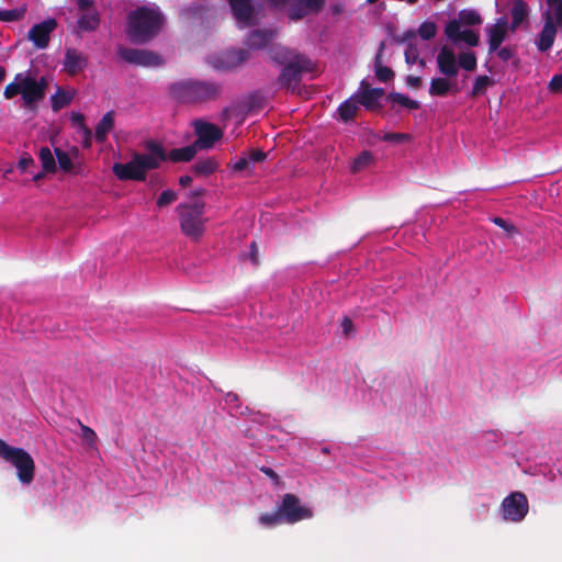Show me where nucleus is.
Masks as SVG:
<instances>
[{"instance_id": "obj_1", "label": "nucleus", "mask_w": 562, "mask_h": 562, "mask_svg": "<svg viewBox=\"0 0 562 562\" xmlns=\"http://www.w3.org/2000/svg\"><path fill=\"white\" fill-rule=\"evenodd\" d=\"M144 153L134 151L126 164L115 162L112 172L121 181H145L149 170L158 169L165 159V147L155 139L144 142Z\"/></svg>"}, {"instance_id": "obj_2", "label": "nucleus", "mask_w": 562, "mask_h": 562, "mask_svg": "<svg viewBox=\"0 0 562 562\" xmlns=\"http://www.w3.org/2000/svg\"><path fill=\"white\" fill-rule=\"evenodd\" d=\"M164 16L160 12L147 7H140L130 12L127 16V35L133 43L145 44L160 31Z\"/></svg>"}, {"instance_id": "obj_3", "label": "nucleus", "mask_w": 562, "mask_h": 562, "mask_svg": "<svg viewBox=\"0 0 562 562\" xmlns=\"http://www.w3.org/2000/svg\"><path fill=\"white\" fill-rule=\"evenodd\" d=\"M47 89V80L42 77L36 80L30 75L16 74L14 80L5 86L3 95L5 99H12L21 94L25 109L35 111L38 102L44 100Z\"/></svg>"}, {"instance_id": "obj_4", "label": "nucleus", "mask_w": 562, "mask_h": 562, "mask_svg": "<svg viewBox=\"0 0 562 562\" xmlns=\"http://www.w3.org/2000/svg\"><path fill=\"white\" fill-rule=\"evenodd\" d=\"M170 93L181 103H203L218 99L222 86L214 81L189 79L172 83Z\"/></svg>"}, {"instance_id": "obj_5", "label": "nucleus", "mask_w": 562, "mask_h": 562, "mask_svg": "<svg viewBox=\"0 0 562 562\" xmlns=\"http://www.w3.org/2000/svg\"><path fill=\"white\" fill-rule=\"evenodd\" d=\"M180 229L183 235L192 240H199L204 232L209 218L204 215L205 203L195 200L190 203H182L177 206Z\"/></svg>"}, {"instance_id": "obj_6", "label": "nucleus", "mask_w": 562, "mask_h": 562, "mask_svg": "<svg viewBox=\"0 0 562 562\" xmlns=\"http://www.w3.org/2000/svg\"><path fill=\"white\" fill-rule=\"evenodd\" d=\"M0 458L16 469V476L22 484H31L35 475V463L24 449L12 447L0 439Z\"/></svg>"}, {"instance_id": "obj_7", "label": "nucleus", "mask_w": 562, "mask_h": 562, "mask_svg": "<svg viewBox=\"0 0 562 562\" xmlns=\"http://www.w3.org/2000/svg\"><path fill=\"white\" fill-rule=\"evenodd\" d=\"M278 507L284 522L290 525L305 519H311L314 516L313 510L303 505L301 499L292 493L284 494L281 502L278 504Z\"/></svg>"}, {"instance_id": "obj_8", "label": "nucleus", "mask_w": 562, "mask_h": 562, "mask_svg": "<svg viewBox=\"0 0 562 562\" xmlns=\"http://www.w3.org/2000/svg\"><path fill=\"white\" fill-rule=\"evenodd\" d=\"M312 70L313 61L308 57L301 58L293 64L282 67L277 78V83L282 89L294 91L301 82L303 74Z\"/></svg>"}, {"instance_id": "obj_9", "label": "nucleus", "mask_w": 562, "mask_h": 562, "mask_svg": "<svg viewBox=\"0 0 562 562\" xmlns=\"http://www.w3.org/2000/svg\"><path fill=\"white\" fill-rule=\"evenodd\" d=\"M529 510L527 496L522 492H513L502 502V514L505 520L521 521Z\"/></svg>"}, {"instance_id": "obj_10", "label": "nucleus", "mask_w": 562, "mask_h": 562, "mask_svg": "<svg viewBox=\"0 0 562 562\" xmlns=\"http://www.w3.org/2000/svg\"><path fill=\"white\" fill-rule=\"evenodd\" d=\"M192 124L196 136L193 144L198 149L212 148L224 135L223 131L213 123L203 120H195Z\"/></svg>"}, {"instance_id": "obj_11", "label": "nucleus", "mask_w": 562, "mask_h": 562, "mask_svg": "<svg viewBox=\"0 0 562 562\" xmlns=\"http://www.w3.org/2000/svg\"><path fill=\"white\" fill-rule=\"evenodd\" d=\"M119 56L126 63L143 67H157L164 64L160 55L153 50L120 47Z\"/></svg>"}, {"instance_id": "obj_12", "label": "nucleus", "mask_w": 562, "mask_h": 562, "mask_svg": "<svg viewBox=\"0 0 562 562\" xmlns=\"http://www.w3.org/2000/svg\"><path fill=\"white\" fill-rule=\"evenodd\" d=\"M359 104L368 111H376L381 109L379 100L384 95L383 88H371L366 80L360 82L359 91L355 94Z\"/></svg>"}, {"instance_id": "obj_13", "label": "nucleus", "mask_w": 562, "mask_h": 562, "mask_svg": "<svg viewBox=\"0 0 562 562\" xmlns=\"http://www.w3.org/2000/svg\"><path fill=\"white\" fill-rule=\"evenodd\" d=\"M57 27L55 19H47L41 23L34 24L29 33L27 37L33 42L34 46L44 49L48 46L50 34Z\"/></svg>"}, {"instance_id": "obj_14", "label": "nucleus", "mask_w": 562, "mask_h": 562, "mask_svg": "<svg viewBox=\"0 0 562 562\" xmlns=\"http://www.w3.org/2000/svg\"><path fill=\"white\" fill-rule=\"evenodd\" d=\"M437 66L441 75L452 78L458 74V61L454 52L448 46H442L437 56Z\"/></svg>"}, {"instance_id": "obj_15", "label": "nucleus", "mask_w": 562, "mask_h": 562, "mask_svg": "<svg viewBox=\"0 0 562 562\" xmlns=\"http://www.w3.org/2000/svg\"><path fill=\"white\" fill-rule=\"evenodd\" d=\"M508 27L507 18L502 16L487 30L490 54L495 53L506 40Z\"/></svg>"}, {"instance_id": "obj_16", "label": "nucleus", "mask_w": 562, "mask_h": 562, "mask_svg": "<svg viewBox=\"0 0 562 562\" xmlns=\"http://www.w3.org/2000/svg\"><path fill=\"white\" fill-rule=\"evenodd\" d=\"M269 56L276 64L281 65L282 67L289 64H293L301 58L307 57L306 55L301 54L295 49H291L282 45H274L270 47Z\"/></svg>"}, {"instance_id": "obj_17", "label": "nucleus", "mask_w": 562, "mask_h": 562, "mask_svg": "<svg viewBox=\"0 0 562 562\" xmlns=\"http://www.w3.org/2000/svg\"><path fill=\"white\" fill-rule=\"evenodd\" d=\"M87 66V58L75 48H67L65 54V70L75 76Z\"/></svg>"}, {"instance_id": "obj_18", "label": "nucleus", "mask_w": 562, "mask_h": 562, "mask_svg": "<svg viewBox=\"0 0 562 562\" xmlns=\"http://www.w3.org/2000/svg\"><path fill=\"white\" fill-rule=\"evenodd\" d=\"M557 33L558 31L554 29L550 18H548V21L543 22L542 30L536 38L537 48L542 53L548 52L554 44Z\"/></svg>"}, {"instance_id": "obj_19", "label": "nucleus", "mask_w": 562, "mask_h": 562, "mask_svg": "<svg viewBox=\"0 0 562 562\" xmlns=\"http://www.w3.org/2000/svg\"><path fill=\"white\" fill-rule=\"evenodd\" d=\"M249 58V52L244 48L228 49L223 53L218 68L233 69L240 66Z\"/></svg>"}, {"instance_id": "obj_20", "label": "nucleus", "mask_w": 562, "mask_h": 562, "mask_svg": "<svg viewBox=\"0 0 562 562\" xmlns=\"http://www.w3.org/2000/svg\"><path fill=\"white\" fill-rule=\"evenodd\" d=\"M235 19L244 24H249L254 16V8L249 0H228Z\"/></svg>"}, {"instance_id": "obj_21", "label": "nucleus", "mask_w": 562, "mask_h": 562, "mask_svg": "<svg viewBox=\"0 0 562 562\" xmlns=\"http://www.w3.org/2000/svg\"><path fill=\"white\" fill-rule=\"evenodd\" d=\"M276 32L272 30H254L247 36L246 45L251 49H260L266 47L274 37Z\"/></svg>"}, {"instance_id": "obj_22", "label": "nucleus", "mask_w": 562, "mask_h": 562, "mask_svg": "<svg viewBox=\"0 0 562 562\" xmlns=\"http://www.w3.org/2000/svg\"><path fill=\"white\" fill-rule=\"evenodd\" d=\"M198 148L194 144L171 149L169 153L165 150L164 162L170 160L172 162H188L191 161L196 155Z\"/></svg>"}, {"instance_id": "obj_23", "label": "nucleus", "mask_w": 562, "mask_h": 562, "mask_svg": "<svg viewBox=\"0 0 562 562\" xmlns=\"http://www.w3.org/2000/svg\"><path fill=\"white\" fill-rule=\"evenodd\" d=\"M100 25V14L97 9L82 12L77 21V27L82 32H93Z\"/></svg>"}, {"instance_id": "obj_24", "label": "nucleus", "mask_w": 562, "mask_h": 562, "mask_svg": "<svg viewBox=\"0 0 562 562\" xmlns=\"http://www.w3.org/2000/svg\"><path fill=\"white\" fill-rule=\"evenodd\" d=\"M114 127V112H106L98 125L95 126L94 137L98 143H104L106 140L108 134Z\"/></svg>"}, {"instance_id": "obj_25", "label": "nucleus", "mask_w": 562, "mask_h": 562, "mask_svg": "<svg viewBox=\"0 0 562 562\" xmlns=\"http://www.w3.org/2000/svg\"><path fill=\"white\" fill-rule=\"evenodd\" d=\"M450 91L458 92L459 89L447 78H434L430 81L429 94L434 97H446Z\"/></svg>"}, {"instance_id": "obj_26", "label": "nucleus", "mask_w": 562, "mask_h": 562, "mask_svg": "<svg viewBox=\"0 0 562 562\" xmlns=\"http://www.w3.org/2000/svg\"><path fill=\"white\" fill-rule=\"evenodd\" d=\"M547 4L550 7V10H547L542 13L543 22L548 21L550 18L554 29L558 31L562 27V1L555 0H546Z\"/></svg>"}, {"instance_id": "obj_27", "label": "nucleus", "mask_w": 562, "mask_h": 562, "mask_svg": "<svg viewBox=\"0 0 562 562\" xmlns=\"http://www.w3.org/2000/svg\"><path fill=\"white\" fill-rule=\"evenodd\" d=\"M359 111V102L353 94L338 106L339 119L347 123L352 121Z\"/></svg>"}, {"instance_id": "obj_28", "label": "nucleus", "mask_w": 562, "mask_h": 562, "mask_svg": "<svg viewBox=\"0 0 562 562\" xmlns=\"http://www.w3.org/2000/svg\"><path fill=\"white\" fill-rule=\"evenodd\" d=\"M512 22L509 29L515 32L528 15V7L525 1L517 0L510 11Z\"/></svg>"}, {"instance_id": "obj_29", "label": "nucleus", "mask_w": 562, "mask_h": 562, "mask_svg": "<svg viewBox=\"0 0 562 562\" xmlns=\"http://www.w3.org/2000/svg\"><path fill=\"white\" fill-rule=\"evenodd\" d=\"M383 49L384 43L382 42L374 59L375 77L381 82H387L394 78V71L390 67L381 64Z\"/></svg>"}, {"instance_id": "obj_30", "label": "nucleus", "mask_w": 562, "mask_h": 562, "mask_svg": "<svg viewBox=\"0 0 562 562\" xmlns=\"http://www.w3.org/2000/svg\"><path fill=\"white\" fill-rule=\"evenodd\" d=\"M387 100L393 104H400L408 110H418L420 108V103L416 100H412L407 95L400 92H390L387 94Z\"/></svg>"}, {"instance_id": "obj_31", "label": "nucleus", "mask_w": 562, "mask_h": 562, "mask_svg": "<svg viewBox=\"0 0 562 562\" xmlns=\"http://www.w3.org/2000/svg\"><path fill=\"white\" fill-rule=\"evenodd\" d=\"M218 164L213 158H206L196 161L192 166V170L198 176H209L216 171Z\"/></svg>"}, {"instance_id": "obj_32", "label": "nucleus", "mask_w": 562, "mask_h": 562, "mask_svg": "<svg viewBox=\"0 0 562 562\" xmlns=\"http://www.w3.org/2000/svg\"><path fill=\"white\" fill-rule=\"evenodd\" d=\"M71 100L72 95L70 93L64 91L61 88H58L56 93L50 98L53 111L57 112L61 110L63 108L67 106Z\"/></svg>"}, {"instance_id": "obj_33", "label": "nucleus", "mask_w": 562, "mask_h": 562, "mask_svg": "<svg viewBox=\"0 0 562 562\" xmlns=\"http://www.w3.org/2000/svg\"><path fill=\"white\" fill-rule=\"evenodd\" d=\"M40 160L42 162V167L45 172H55L56 161L55 158L48 147H42L38 153Z\"/></svg>"}, {"instance_id": "obj_34", "label": "nucleus", "mask_w": 562, "mask_h": 562, "mask_svg": "<svg viewBox=\"0 0 562 562\" xmlns=\"http://www.w3.org/2000/svg\"><path fill=\"white\" fill-rule=\"evenodd\" d=\"M405 61L407 65H414L416 63L419 64V66H425V60L419 58V49L416 42H409L407 44V47L404 53Z\"/></svg>"}, {"instance_id": "obj_35", "label": "nucleus", "mask_w": 562, "mask_h": 562, "mask_svg": "<svg viewBox=\"0 0 562 562\" xmlns=\"http://www.w3.org/2000/svg\"><path fill=\"white\" fill-rule=\"evenodd\" d=\"M308 13H312L311 10L307 9L305 3L301 0L293 2L288 10V16L291 21H299L305 18Z\"/></svg>"}, {"instance_id": "obj_36", "label": "nucleus", "mask_w": 562, "mask_h": 562, "mask_svg": "<svg viewBox=\"0 0 562 562\" xmlns=\"http://www.w3.org/2000/svg\"><path fill=\"white\" fill-rule=\"evenodd\" d=\"M259 522H260V525H262L265 527L271 528V527H276L278 525L283 524L284 519H283V517L281 515V512H280L279 507L277 506L276 512L262 514L259 517Z\"/></svg>"}, {"instance_id": "obj_37", "label": "nucleus", "mask_w": 562, "mask_h": 562, "mask_svg": "<svg viewBox=\"0 0 562 562\" xmlns=\"http://www.w3.org/2000/svg\"><path fill=\"white\" fill-rule=\"evenodd\" d=\"M372 161H373V156H372L371 151L363 150L355 158L352 166H351V170L355 173L359 172V171L366 169L367 167H369Z\"/></svg>"}, {"instance_id": "obj_38", "label": "nucleus", "mask_w": 562, "mask_h": 562, "mask_svg": "<svg viewBox=\"0 0 562 562\" xmlns=\"http://www.w3.org/2000/svg\"><path fill=\"white\" fill-rule=\"evenodd\" d=\"M477 65L476 56L472 52L461 53L458 58V67L460 66L464 70L473 71Z\"/></svg>"}, {"instance_id": "obj_39", "label": "nucleus", "mask_w": 562, "mask_h": 562, "mask_svg": "<svg viewBox=\"0 0 562 562\" xmlns=\"http://www.w3.org/2000/svg\"><path fill=\"white\" fill-rule=\"evenodd\" d=\"M26 8H19L12 10H0V21L14 22L24 18Z\"/></svg>"}, {"instance_id": "obj_40", "label": "nucleus", "mask_w": 562, "mask_h": 562, "mask_svg": "<svg viewBox=\"0 0 562 562\" xmlns=\"http://www.w3.org/2000/svg\"><path fill=\"white\" fill-rule=\"evenodd\" d=\"M417 33L423 40L429 41L436 36L437 25L435 22L425 21L418 26Z\"/></svg>"}, {"instance_id": "obj_41", "label": "nucleus", "mask_w": 562, "mask_h": 562, "mask_svg": "<svg viewBox=\"0 0 562 562\" xmlns=\"http://www.w3.org/2000/svg\"><path fill=\"white\" fill-rule=\"evenodd\" d=\"M459 19L460 23L464 25H477L482 22L480 14L474 10H462L459 13Z\"/></svg>"}, {"instance_id": "obj_42", "label": "nucleus", "mask_w": 562, "mask_h": 562, "mask_svg": "<svg viewBox=\"0 0 562 562\" xmlns=\"http://www.w3.org/2000/svg\"><path fill=\"white\" fill-rule=\"evenodd\" d=\"M55 155L59 165V168L63 171L69 172L72 170V161L69 157L68 153L61 150L60 148H55Z\"/></svg>"}, {"instance_id": "obj_43", "label": "nucleus", "mask_w": 562, "mask_h": 562, "mask_svg": "<svg viewBox=\"0 0 562 562\" xmlns=\"http://www.w3.org/2000/svg\"><path fill=\"white\" fill-rule=\"evenodd\" d=\"M490 85H492V79L484 75V76H479L476 79H475V82L473 85V88H472V91H471V94L472 95H479L480 93H482Z\"/></svg>"}, {"instance_id": "obj_44", "label": "nucleus", "mask_w": 562, "mask_h": 562, "mask_svg": "<svg viewBox=\"0 0 562 562\" xmlns=\"http://www.w3.org/2000/svg\"><path fill=\"white\" fill-rule=\"evenodd\" d=\"M461 32L462 31L460 30V21H457V20L450 21L446 25V29H445V33H446L447 37L454 42L459 41V38L461 36Z\"/></svg>"}, {"instance_id": "obj_45", "label": "nucleus", "mask_w": 562, "mask_h": 562, "mask_svg": "<svg viewBox=\"0 0 562 562\" xmlns=\"http://www.w3.org/2000/svg\"><path fill=\"white\" fill-rule=\"evenodd\" d=\"M459 41L467 43L469 46H477L480 42L479 34L473 30H463Z\"/></svg>"}, {"instance_id": "obj_46", "label": "nucleus", "mask_w": 562, "mask_h": 562, "mask_svg": "<svg viewBox=\"0 0 562 562\" xmlns=\"http://www.w3.org/2000/svg\"><path fill=\"white\" fill-rule=\"evenodd\" d=\"M81 429V438L89 445L94 446L97 441V434L95 431L90 428L89 426L83 425L80 420L78 422Z\"/></svg>"}, {"instance_id": "obj_47", "label": "nucleus", "mask_w": 562, "mask_h": 562, "mask_svg": "<svg viewBox=\"0 0 562 562\" xmlns=\"http://www.w3.org/2000/svg\"><path fill=\"white\" fill-rule=\"evenodd\" d=\"M177 200V193L172 190H165L160 193L157 205L159 207L167 206Z\"/></svg>"}, {"instance_id": "obj_48", "label": "nucleus", "mask_w": 562, "mask_h": 562, "mask_svg": "<svg viewBox=\"0 0 562 562\" xmlns=\"http://www.w3.org/2000/svg\"><path fill=\"white\" fill-rule=\"evenodd\" d=\"M409 139L411 135L405 133H386L383 136V140L397 144L407 142Z\"/></svg>"}, {"instance_id": "obj_49", "label": "nucleus", "mask_w": 562, "mask_h": 562, "mask_svg": "<svg viewBox=\"0 0 562 562\" xmlns=\"http://www.w3.org/2000/svg\"><path fill=\"white\" fill-rule=\"evenodd\" d=\"M492 221L498 227H501L505 232H507L508 235H514V234H516L518 232L517 228L513 224L508 223L506 220H504L502 217H494Z\"/></svg>"}, {"instance_id": "obj_50", "label": "nucleus", "mask_w": 562, "mask_h": 562, "mask_svg": "<svg viewBox=\"0 0 562 562\" xmlns=\"http://www.w3.org/2000/svg\"><path fill=\"white\" fill-rule=\"evenodd\" d=\"M496 53L503 61H508L515 56V49L509 46L499 47Z\"/></svg>"}, {"instance_id": "obj_51", "label": "nucleus", "mask_w": 562, "mask_h": 562, "mask_svg": "<svg viewBox=\"0 0 562 562\" xmlns=\"http://www.w3.org/2000/svg\"><path fill=\"white\" fill-rule=\"evenodd\" d=\"M267 157V154L261 149H252L250 150L247 158L249 159V164L263 161Z\"/></svg>"}, {"instance_id": "obj_52", "label": "nucleus", "mask_w": 562, "mask_h": 562, "mask_svg": "<svg viewBox=\"0 0 562 562\" xmlns=\"http://www.w3.org/2000/svg\"><path fill=\"white\" fill-rule=\"evenodd\" d=\"M34 159L32 158L31 155L29 154H24L23 156H21V158L19 159V162H18V168L21 170V171H26L27 168L30 166H33L34 165Z\"/></svg>"}, {"instance_id": "obj_53", "label": "nucleus", "mask_w": 562, "mask_h": 562, "mask_svg": "<svg viewBox=\"0 0 562 562\" xmlns=\"http://www.w3.org/2000/svg\"><path fill=\"white\" fill-rule=\"evenodd\" d=\"M416 36V33L414 30H408L406 32H404L402 35H397L394 37V41L398 44H404V43H409V42H413V40L415 38Z\"/></svg>"}, {"instance_id": "obj_54", "label": "nucleus", "mask_w": 562, "mask_h": 562, "mask_svg": "<svg viewBox=\"0 0 562 562\" xmlns=\"http://www.w3.org/2000/svg\"><path fill=\"white\" fill-rule=\"evenodd\" d=\"M260 471L265 475H267L269 479H271L273 481L274 485L278 486L282 483L281 477L278 475V473L273 469H271L269 467H261Z\"/></svg>"}, {"instance_id": "obj_55", "label": "nucleus", "mask_w": 562, "mask_h": 562, "mask_svg": "<svg viewBox=\"0 0 562 562\" xmlns=\"http://www.w3.org/2000/svg\"><path fill=\"white\" fill-rule=\"evenodd\" d=\"M249 159L247 158V156H241L239 157L233 165V170L234 171H244L246 169H248L249 167Z\"/></svg>"}, {"instance_id": "obj_56", "label": "nucleus", "mask_w": 562, "mask_h": 562, "mask_svg": "<svg viewBox=\"0 0 562 562\" xmlns=\"http://www.w3.org/2000/svg\"><path fill=\"white\" fill-rule=\"evenodd\" d=\"M549 88L553 92H558L562 90V75H554L550 82Z\"/></svg>"}, {"instance_id": "obj_57", "label": "nucleus", "mask_w": 562, "mask_h": 562, "mask_svg": "<svg viewBox=\"0 0 562 562\" xmlns=\"http://www.w3.org/2000/svg\"><path fill=\"white\" fill-rule=\"evenodd\" d=\"M341 328H342V333L346 336H349L353 331V323H352L351 318L345 316L341 321Z\"/></svg>"}, {"instance_id": "obj_58", "label": "nucleus", "mask_w": 562, "mask_h": 562, "mask_svg": "<svg viewBox=\"0 0 562 562\" xmlns=\"http://www.w3.org/2000/svg\"><path fill=\"white\" fill-rule=\"evenodd\" d=\"M78 9L82 12L90 11L92 9H95L93 7V1L91 0H77Z\"/></svg>"}, {"instance_id": "obj_59", "label": "nucleus", "mask_w": 562, "mask_h": 562, "mask_svg": "<svg viewBox=\"0 0 562 562\" xmlns=\"http://www.w3.org/2000/svg\"><path fill=\"white\" fill-rule=\"evenodd\" d=\"M71 122L78 126L81 127V130H85V127H88L85 124V115L81 113H72L71 115Z\"/></svg>"}, {"instance_id": "obj_60", "label": "nucleus", "mask_w": 562, "mask_h": 562, "mask_svg": "<svg viewBox=\"0 0 562 562\" xmlns=\"http://www.w3.org/2000/svg\"><path fill=\"white\" fill-rule=\"evenodd\" d=\"M406 85L412 88H419L422 85V78L409 75L406 77Z\"/></svg>"}, {"instance_id": "obj_61", "label": "nucleus", "mask_w": 562, "mask_h": 562, "mask_svg": "<svg viewBox=\"0 0 562 562\" xmlns=\"http://www.w3.org/2000/svg\"><path fill=\"white\" fill-rule=\"evenodd\" d=\"M250 260L252 261L254 265H258L259 263V259H258V247H257V244L256 241H252L251 245H250Z\"/></svg>"}, {"instance_id": "obj_62", "label": "nucleus", "mask_w": 562, "mask_h": 562, "mask_svg": "<svg viewBox=\"0 0 562 562\" xmlns=\"http://www.w3.org/2000/svg\"><path fill=\"white\" fill-rule=\"evenodd\" d=\"M82 131H83V135H85L83 146L88 148L92 144V133L89 127H85V130H82Z\"/></svg>"}, {"instance_id": "obj_63", "label": "nucleus", "mask_w": 562, "mask_h": 562, "mask_svg": "<svg viewBox=\"0 0 562 562\" xmlns=\"http://www.w3.org/2000/svg\"><path fill=\"white\" fill-rule=\"evenodd\" d=\"M192 183V177L191 176H181L179 179V184L181 187H189Z\"/></svg>"}, {"instance_id": "obj_64", "label": "nucleus", "mask_w": 562, "mask_h": 562, "mask_svg": "<svg viewBox=\"0 0 562 562\" xmlns=\"http://www.w3.org/2000/svg\"><path fill=\"white\" fill-rule=\"evenodd\" d=\"M288 1L289 0H268V2L276 8L285 5Z\"/></svg>"}]
</instances>
